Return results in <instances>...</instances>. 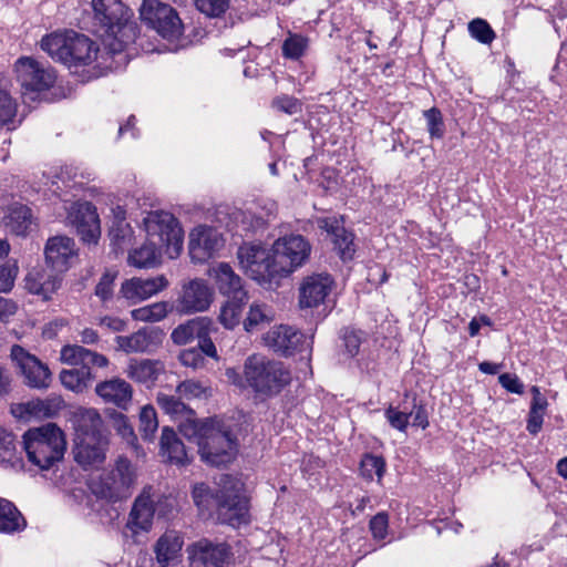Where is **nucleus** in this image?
Masks as SVG:
<instances>
[{"mask_svg": "<svg viewBox=\"0 0 567 567\" xmlns=\"http://www.w3.org/2000/svg\"><path fill=\"white\" fill-rule=\"evenodd\" d=\"M91 30L99 35L109 54L117 55V69L127 63L126 48L137 38V23L133 20V11L121 0H92Z\"/></svg>", "mask_w": 567, "mask_h": 567, "instance_id": "f257e3e1", "label": "nucleus"}, {"mask_svg": "<svg viewBox=\"0 0 567 567\" xmlns=\"http://www.w3.org/2000/svg\"><path fill=\"white\" fill-rule=\"evenodd\" d=\"M109 449V435L101 414L85 409L78 414L74 439V460L83 467L104 463Z\"/></svg>", "mask_w": 567, "mask_h": 567, "instance_id": "f03ea898", "label": "nucleus"}, {"mask_svg": "<svg viewBox=\"0 0 567 567\" xmlns=\"http://www.w3.org/2000/svg\"><path fill=\"white\" fill-rule=\"evenodd\" d=\"M40 47L54 61L69 69L92 64L99 53V47L89 37L73 30L47 34L41 39Z\"/></svg>", "mask_w": 567, "mask_h": 567, "instance_id": "7ed1b4c3", "label": "nucleus"}, {"mask_svg": "<svg viewBox=\"0 0 567 567\" xmlns=\"http://www.w3.org/2000/svg\"><path fill=\"white\" fill-rule=\"evenodd\" d=\"M22 439L28 461L40 471L52 468L64 456L66 441L53 423L29 429Z\"/></svg>", "mask_w": 567, "mask_h": 567, "instance_id": "20e7f679", "label": "nucleus"}, {"mask_svg": "<svg viewBox=\"0 0 567 567\" xmlns=\"http://www.w3.org/2000/svg\"><path fill=\"white\" fill-rule=\"evenodd\" d=\"M60 360L69 365H80V369L62 370L60 381L64 388L75 393H82L95 379L92 368H106L109 359L80 344H65L60 350Z\"/></svg>", "mask_w": 567, "mask_h": 567, "instance_id": "39448f33", "label": "nucleus"}, {"mask_svg": "<svg viewBox=\"0 0 567 567\" xmlns=\"http://www.w3.org/2000/svg\"><path fill=\"white\" fill-rule=\"evenodd\" d=\"M244 375L247 384L256 393L267 396L279 393L291 379L290 372L281 362L259 354L247 358Z\"/></svg>", "mask_w": 567, "mask_h": 567, "instance_id": "423d86ee", "label": "nucleus"}, {"mask_svg": "<svg viewBox=\"0 0 567 567\" xmlns=\"http://www.w3.org/2000/svg\"><path fill=\"white\" fill-rule=\"evenodd\" d=\"M146 238L164 249L171 258H177L183 250L184 233L177 219L168 212L154 210L143 219Z\"/></svg>", "mask_w": 567, "mask_h": 567, "instance_id": "0eeeda50", "label": "nucleus"}, {"mask_svg": "<svg viewBox=\"0 0 567 567\" xmlns=\"http://www.w3.org/2000/svg\"><path fill=\"white\" fill-rule=\"evenodd\" d=\"M135 482V467L130 460L120 456L112 471L92 482L91 491L97 498L116 503L131 496Z\"/></svg>", "mask_w": 567, "mask_h": 567, "instance_id": "6e6552de", "label": "nucleus"}, {"mask_svg": "<svg viewBox=\"0 0 567 567\" xmlns=\"http://www.w3.org/2000/svg\"><path fill=\"white\" fill-rule=\"evenodd\" d=\"M310 250V244L301 235L284 236L275 240L272 271L277 282L301 267L309 258Z\"/></svg>", "mask_w": 567, "mask_h": 567, "instance_id": "1a4fd4ad", "label": "nucleus"}, {"mask_svg": "<svg viewBox=\"0 0 567 567\" xmlns=\"http://www.w3.org/2000/svg\"><path fill=\"white\" fill-rule=\"evenodd\" d=\"M199 453L206 463L221 466L229 463L236 454V442L224 423L213 419L204 441H199Z\"/></svg>", "mask_w": 567, "mask_h": 567, "instance_id": "9d476101", "label": "nucleus"}, {"mask_svg": "<svg viewBox=\"0 0 567 567\" xmlns=\"http://www.w3.org/2000/svg\"><path fill=\"white\" fill-rule=\"evenodd\" d=\"M140 17L164 39L175 40L183 34L184 25L177 11L159 0H143Z\"/></svg>", "mask_w": 567, "mask_h": 567, "instance_id": "9b49d317", "label": "nucleus"}, {"mask_svg": "<svg viewBox=\"0 0 567 567\" xmlns=\"http://www.w3.org/2000/svg\"><path fill=\"white\" fill-rule=\"evenodd\" d=\"M237 257L241 268L251 279L260 285L278 286L277 277L274 274L272 247L266 249L260 244H244L238 248Z\"/></svg>", "mask_w": 567, "mask_h": 567, "instance_id": "f8f14e48", "label": "nucleus"}, {"mask_svg": "<svg viewBox=\"0 0 567 567\" xmlns=\"http://www.w3.org/2000/svg\"><path fill=\"white\" fill-rule=\"evenodd\" d=\"M10 359L22 375L25 385L32 389H48L52 382V373L49 367L38 357L27 351L19 344H13L10 350Z\"/></svg>", "mask_w": 567, "mask_h": 567, "instance_id": "ddd939ff", "label": "nucleus"}, {"mask_svg": "<svg viewBox=\"0 0 567 567\" xmlns=\"http://www.w3.org/2000/svg\"><path fill=\"white\" fill-rule=\"evenodd\" d=\"M18 82L27 91L42 92L51 89L56 80L54 70L31 56H21L14 63Z\"/></svg>", "mask_w": 567, "mask_h": 567, "instance_id": "4468645a", "label": "nucleus"}, {"mask_svg": "<svg viewBox=\"0 0 567 567\" xmlns=\"http://www.w3.org/2000/svg\"><path fill=\"white\" fill-rule=\"evenodd\" d=\"M213 300V288L204 279L195 278L182 285L172 307L181 315H192L206 311Z\"/></svg>", "mask_w": 567, "mask_h": 567, "instance_id": "2eb2a0df", "label": "nucleus"}, {"mask_svg": "<svg viewBox=\"0 0 567 567\" xmlns=\"http://www.w3.org/2000/svg\"><path fill=\"white\" fill-rule=\"evenodd\" d=\"M66 221L76 229L81 239L91 245L101 236L100 218L95 206L89 202H75L66 208Z\"/></svg>", "mask_w": 567, "mask_h": 567, "instance_id": "dca6fc26", "label": "nucleus"}, {"mask_svg": "<svg viewBox=\"0 0 567 567\" xmlns=\"http://www.w3.org/2000/svg\"><path fill=\"white\" fill-rule=\"evenodd\" d=\"M216 512L220 523L237 527L247 523L248 501L238 488L221 489L216 495Z\"/></svg>", "mask_w": 567, "mask_h": 567, "instance_id": "f3484780", "label": "nucleus"}, {"mask_svg": "<svg viewBox=\"0 0 567 567\" xmlns=\"http://www.w3.org/2000/svg\"><path fill=\"white\" fill-rule=\"evenodd\" d=\"M265 344L275 352L284 355H291L296 351L309 350L311 340H308L301 332L286 324L272 327L264 336Z\"/></svg>", "mask_w": 567, "mask_h": 567, "instance_id": "a211bd4d", "label": "nucleus"}, {"mask_svg": "<svg viewBox=\"0 0 567 567\" xmlns=\"http://www.w3.org/2000/svg\"><path fill=\"white\" fill-rule=\"evenodd\" d=\"M192 567H224L230 557V549L225 543L199 539L187 547Z\"/></svg>", "mask_w": 567, "mask_h": 567, "instance_id": "6ab92c4d", "label": "nucleus"}, {"mask_svg": "<svg viewBox=\"0 0 567 567\" xmlns=\"http://www.w3.org/2000/svg\"><path fill=\"white\" fill-rule=\"evenodd\" d=\"M224 246L220 233L209 226L199 225L189 234V255L193 261L204 262Z\"/></svg>", "mask_w": 567, "mask_h": 567, "instance_id": "aec40b11", "label": "nucleus"}, {"mask_svg": "<svg viewBox=\"0 0 567 567\" xmlns=\"http://www.w3.org/2000/svg\"><path fill=\"white\" fill-rule=\"evenodd\" d=\"M47 262L56 271H66L78 260L75 241L64 235L50 237L44 247Z\"/></svg>", "mask_w": 567, "mask_h": 567, "instance_id": "412c9836", "label": "nucleus"}, {"mask_svg": "<svg viewBox=\"0 0 567 567\" xmlns=\"http://www.w3.org/2000/svg\"><path fill=\"white\" fill-rule=\"evenodd\" d=\"M333 280L328 274H313L303 279L299 288L301 309L317 308L331 292Z\"/></svg>", "mask_w": 567, "mask_h": 567, "instance_id": "4be33fe9", "label": "nucleus"}, {"mask_svg": "<svg viewBox=\"0 0 567 567\" xmlns=\"http://www.w3.org/2000/svg\"><path fill=\"white\" fill-rule=\"evenodd\" d=\"M155 515V498L151 487L136 497L128 515L126 527L133 533L150 532Z\"/></svg>", "mask_w": 567, "mask_h": 567, "instance_id": "5701e85b", "label": "nucleus"}, {"mask_svg": "<svg viewBox=\"0 0 567 567\" xmlns=\"http://www.w3.org/2000/svg\"><path fill=\"white\" fill-rule=\"evenodd\" d=\"M168 287V280L164 275L153 278H131L121 286V295L131 303H137L146 300Z\"/></svg>", "mask_w": 567, "mask_h": 567, "instance_id": "b1692460", "label": "nucleus"}, {"mask_svg": "<svg viewBox=\"0 0 567 567\" xmlns=\"http://www.w3.org/2000/svg\"><path fill=\"white\" fill-rule=\"evenodd\" d=\"M96 395L105 403L127 411L133 400V388L121 378L104 380L95 385Z\"/></svg>", "mask_w": 567, "mask_h": 567, "instance_id": "393cba45", "label": "nucleus"}, {"mask_svg": "<svg viewBox=\"0 0 567 567\" xmlns=\"http://www.w3.org/2000/svg\"><path fill=\"white\" fill-rule=\"evenodd\" d=\"M276 212L277 205L268 200L265 203H254L245 210H235L231 216L237 223L238 230H256L272 219Z\"/></svg>", "mask_w": 567, "mask_h": 567, "instance_id": "a878e982", "label": "nucleus"}, {"mask_svg": "<svg viewBox=\"0 0 567 567\" xmlns=\"http://www.w3.org/2000/svg\"><path fill=\"white\" fill-rule=\"evenodd\" d=\"M184 545L182 535L176 530L165 532L155 543L154 553L159 567H174L181 561Z\"/></svg>", "mask_w": 567, "mask_h": 567, "instance_id": "bb28decb", "label": "nucleus"}, {"mask_svg": "<svg viewBox=\"0 0 567 567\" xmlns=\"http://www.w3.org/2000/svg\"><path fill=\"white\" fill-rule=\"evenodd\" d=\"M208 275L215 280V284L221 295L231 298H243L244 296H247L241 278L228 264H216L208 270Z\"/></svg>", "mask_w": 567, "mask_h": 567, "instance_id": "cd10ccee", "label": "nucleus"}, {"mask_svg": "<svg viewBox=\"0 0 567 567\" xmlns=\"http://www.w3.org/2000/svg\"><path fill=\"white\" fill-rule=\"evenodd\" d=\"M164 369V364L159 360L131 359L125 373L132 380L148 385L158 379Z\"/></svg>", "mask_w": 567, "mask_h": 567, "instance_id": "c85d7f7f", "label": "nucleus"}, {"mask_svg": "<svg viewBox=\"0 0 567 567\" xmlns=\"http://www.w3.org/2000/svg\"><path fill=\"white\" fill-rule=\"evenodd\" d=\"M24 287L29 292L42 296L44 300H49L59 289L60 279L56 276L47 274L43 269L34 268L25 276Z\"/></svg>", "mask_w": 567, "mask_h": 567, "instance_id": "c756f323", "label": "nucleus"}, {"mask_svg": "<svg viewBox=\"0 0 567 567\" xmlns=\"http://www.w3.org/2000/svg\"><path fill=\"white\" fill-rule=\"evenodd\" d=\"M318 223L320 228L333 236L334 248L341 258L351 259L354 252L353 234L347 231L336 219L323 218Z\"/></svg>", "mask_w": 567, "mask_h": 567, "instance_id": "7c9ffc66", "label": "nucleus"}, {"mask_svg": "<svg viewBox=\"0 0 567 567\" xmlns=\"http://www.w3.org/2000/svg\"><path fill=\"white\" fill-rule=\"evenodd\" d=\"M161 454L167 462L176 465H185L189 462L185 445L176 433L166 426L162 430Z\"/></svg>", "mask_w": 567, "mask_h": 567, "instance_id": "2f4dec72", "label": "nucleus"}, {"mask_svg": "<svg viewBox=\"0 0 567 567\" xmlns=\"http://www.w3.org/2000/svg\"><path fill=\"white\" fill-rule=\"evenodd\" d=\"M27 522L17 506L0 497V533L13 534L25 528Z\"/></svg>", "mask_w": 567, "mask_h": 567, "instance_id": "473e14b6", "label": "nucleus"}, {"mask_svg": "<svg viewBox=\"0 0 567 567\" xmlns=\"http://www.w3.org/2000/svg\"><path fill=\"white\" fill-rule=\"evenodd\" d=\"M3 223L9 231L23 236L32 224L31 209L25 205L14 204L8 209Z\"/></svg>", "mask_w": 567, "mask_h": 567, "instance_id": "72a5a7b5", "label": "nucleus"}, {"mask_svg": "<svg viewBox=\"0 0 567 567\" xmlns=\"http://www.w3.org/2000/svg\"><path fill=\"white\" fill-rule=\"evenodd\" d=\"M164 249L159 246L146 241L138 248L128 254V264L136 268H154L161 262V256Z\"/></svg>", "mask_w": 567, "mask_h": 567, "instance_id": "f704fd0d", "label": "nucleus"}, {"mask_svg": "<svg viewBox=\"0 0 567 567\" xmlns=\"http://www.w3.org/2000/svg\"><path fill=\"white\" fill-rule=\"evenodd\" d=\"M154 332L146 328L140 329L131 336L116 337V346L126 353L145 352L153 344Z\"/></svg>", "mask_w": 567, "mask_h": 567, "instance_id": "c9c22d12", "label": "nucleus"}, {"mask_svg": "<svg viewBox=\"0 0 567 567\" xmlns=\"http://www.w3.org/2000/svg\"><path fill=\"white\" fill-rule=\"evenodd\" d=\"M247 300L248 295L243 298L228 297L219 313V321L225 328L233 329L240 322L243 309Z\"/></svg>", "mask_w": 567, "mask_h": 567, "instance_id": "e433bc0d", "label": "nucleus"}, {"mask_svg": "<svg viewBox=\"0 0 567 567\" xmlns=\"http://www.w3.org/2000/svg\"><path fill=\"white\" fill-rule=\"evenodd\" d=\"M173 307L166 301L154 302L131 311V316L136 321L158 322L166 318Z\"/></svg>", "mask_w": 567, "mask_h": 567, "instance_id": "4c0bfd02", "label": "nucleus"}, {"mask_svg": "<svg viewBox=\"0 0 567 567\" xmlns=\"http://www.w3.org/2000/svg\"><path fill=\"white\" fill-rule=\"evenodd\" d=\"M274 319V312L266 303L254 302L249 307L247 318L244 321V328L251 332Z\"/></svg>", "mask_w": 567, "mask_h": 567, "instance_id": "58836bf2", "label": "nucleus"}, {"mask_svg": "<svg viewBox=\"0 0 567 567\" xmlns=\"http://www.w3.org/2000/svg\"><path fill=\"white\" fill-rule=\"evenodd\" d=\"M212 423L213 419L198 421L193 417V414H186V419L179 424V431L188 440H195L199 446V441H204Z\"/></svg>", "mask_w": 567, "mask_h": 567, "instance_id": "ea45409f", "label": "nucleus"}, {"mask_svg": "<svg viewBox=\"0 0 567 567\" xmlns=\"http://www.w3.org/2000/svg\"><path fill=\"white\" fill-rule=\"evenodd\" d=\"M11 413L20 420L38 419L47 415V405L43 401L35 399L11 405Z\"/></svg>", "mask_w": 567, "mask_h": 567, "instance_id": "a19ab883", "label": "nucleus"}, {"mask_svg": "<svg viewBox=\"0 0 567 567\" xmlns=\"http://www.w3.org/2000/svg\"><path fill=\"white\" fill-rule=\"evenodd\" d=\"M200 331L202 327L199 321L188 320L186 323L176 327L173 330L171 338L175 344L183 346L190 342L195 336L202 338Z\"/></svg>", "mask_w": 567, "mask_h": 567, "instance_id": "79ce46f5", "label": "nucleus"}, {"mask_svg": "<svg viewBox=\"0 0 567 567\" xmlns=\"http://www.w3.org/2000/svg\"><path fill=\"white\" fill-rule=\"evenodd\" d=\"M158 429L157 414L152 405H144L140 412V432L145 440H153Z\"/></svg>", "mask_w": 567, "mask_h": 567, "instance_id": "37998d69", "label": "nucleus"}, {"mask_svg": "<svg viewBox=\"0 0 567 567\" xmlns=\"http://www.w3.org/2000/svg\"><path fill=\"white\" fill-rule=\"evenodd\" d=\"M360 471L367 480H373L374 476L381 480L385 471V462L381 456L367 454L361 460Z\"/></svg>", "mask_w": 567, "mask_h": 567, "instance_id": "c03bdc74", "label": "nucleus"}, {"mask_svg": "<svg viewBox=\"0 0 567 567\" xmlns=\"http://www.w3.org/2000/svg\"><path fill=\"white\" fill-rule=\"evenodd\" d=\"M132 229L128 224L116 223L110 230L111 246L115 252L123 251L130 244Z\"/></svg>", "mask_w": 567, "mask_h": 567, "instance_id": "a18cd8bd", "label": "nucleus"}, {"mask_svg": "<svg viewBox=\"0 0 567 567\" xmlns=\"http://www.w3.org/2000/svg\"><path fill=\"white\" fill-rule=\"evenodd\" d=\"M181 399L192 400L207 396L208 386L202 381L185 380L176 389Z\"/></svg>", "mask_w": 567, "mask_h": 567, "instance_id": "49530a36", "label": "nucleus"}, {"mask_svg": "<svg viewBox=\"0 0 567 567\" xmlns=\"http://www.w3.org/2000/svg\"><path fill=\"white\" fill-rule=\"evenodd\" d=\"M470 34L484 44H489L495 39V32L483 19L476 18L468 23Z\"/></svg>", "mask_w": 567, "mask_h": 567, "instance_id": "de8ad7c7", "label": "nucleus"}, {"mask_svg": "<svg viewBox=\"0 0 567 567\" xmlns=\"http://www.w3.org/2000/svg\"><path fill=\"white\" fill-rule=\"evenodd\" d=\"M17 114V102L6 91L0 89V127L13 122Z\"/></svg>", "mask_w": 567, "mask_h": 567, "instance_id": "09e8293b", "label": "nucleus"}, {"mask_svg": "<svg viewBox=\"0 0 567 567\" xmlns=\"http://www.w3.org/2000/svg\"><path fill=\"white\" fill-rule=\"evenodd\" d=\"M157 403L166 413L172 415L194 414V412L188 409L185 403L173 395L161 393L157 396Z\"/></svg>", "mask_w": 567, "mask_h": 567, "instance_id": "8fccbe9b", "label": "nucleus"}, {"mask_svg": "<svg viewBox=\"0 0 567 567\" xmlns=\"http://www.w3.org/2000/svg\"><path fill=\"white\" fill-rule=\"evenodd\" d=\"M196 8L207 17L223 16L229 8V0H194Z\"/></svg>", "mask_w": 567, "mask_h": 567, "instance_id": "3c124183", "label": "nucleus"}, {"mask_svg": "<svg viewBox=\"0 0 567 567\" xmlns=\"http://www.w3.org/2000/svg\"><path fill=\"white\" fill-rule=\"evenodd\" d=\"M111 417L113 427L117 434L121 435L122 439L125 440L128 444H134L136 441V435L127 417L120 412H113Z\"/></svg>", "mask_w": 567, "mask_h": 567, "instance_id": "603ef678", "label": "nucleus"}, {"mask_svg": "<svg viewBox=\"0 0 567 567\" xmlns=\"http://www.w3.org/2000/svg\"><path fill=\"white\" fill-rule=\"evenodd\" d=\"M307 39L301 35H290L282 44V52L286 58L298 59L307 49Z\"/></svg>", "mask_w": 567, "mask_h": 567, "instance_id": "864d4df0", "label": "nucleus"}, {"mask_svg": "<svg viewBox=\"0 0 567 567\" xmlns=\"http://www.w3.org/2000/svg\"><path fill=\"white\" fill-rule=\"evenodd\" d=\"M17 275L18 265L14 260L0 266V292H9L13 288Z\"/></svg>", "mask_w": 567, "mask_h": 567, "instance_id": "5fc2aeb1", "label": "nucleus"}, {"mask_svg": "<svg viewBox=\"0 0 567 567\" xmlns=\"http://www.w3.org/2000/svg\"><path fill=\"white\" fill-rule=\"evenodd\" d=\"M424 117L426 120L427 131L432 138H440L443 136V118L439 109L432 107L424 111Z\"/></svg>", "mask_w": 567, "mask_h": 567, "instance_id": "6e6d98bb", "label": "nucleus"}, {"mask_svg": "<svg viewBox=\"0 0 567 567\" xmlns=\"http://www.w3.org/2000/svg\"><path fill=\"white\" fill-rule=\"evenodd\" d=\"M193 499L200 509H209L212 504L216 505V496L210 494L209 487L204 483L194 486Z\"/></svg>", "mask_w": 567, "mask_h": 567, "instance_id": "4d7b16f0", "label": "nucleus"}, {"mask_svg": "<svg viewBox=\"0 0 567 567\" xmlns=\"http://www.w3.org/2000/svg\"><path fill=\"white\" fill-rule=\"evenodd\" d=\"M16 451L14 436L0 425V463L10 462Z\"/></svg>", "mask_w": 567, "mask_h": 567, "instance_id": "13d9d810", "label": "nucleus"}, {"mask_svg": "<svg viewBox=\"0 0 567 567\" xmlns=\"http://www.w3.org/2000/svg\"><path fill=\"white\" fill-rule=\"evenodd\" d=\"M388 515L385 513L377 514L370 520V530L375 539H384L388 534Z\"/></svg>", "mask_w": 567, "mask_h": 567, "instance_id": "bf43d9fd", "label": "nucleus"}, {"mask_svg": "<svg viewBox=\"0 0 567 567\" xmlns=\"http://www.w3.org/2000/svg\"><path fill=\"white\" fill-rule=\"evenodd\" d=\"M179 361L185 367L198 369L204 364V357L198 349L192 348L182 351L179 354Z\"/></svg>", "mask_w": 567, "mask_h": 567, "instance_id": "052dcab7", "label": "nucleus"}, {"mask_svg": "<svg viewBox=\"0 0 567 567\" xmlns=\"http://www.w3.org/2000/svg\"><path fill=\"white\" fill-rule=\"evenodd\" d=\"M385 417L392 427L404 432L409 425V414L400 412L393 408H389L385 411Z\"/></svg>", "mask_w": 567, "mask_h": 567, "instance_id": "680f3d73", "label": "nucleus"}, {"mask_svg": "<svg viewBox=\"0 0 567 567\" xmlns=\"http://www.w3.org/2000/svg\"><path fill=\"white\" fill-rule=\"evenodd\" d=\"M113 280L114 276L106 272L104 274L99 284L95 287V295L102 300L106 301L112 297L113 293Z\"/></svg>", "mask_w": 567, "mask_h": 567, "instance_id": "e2e57ef3", "label": "nucleus"}, {"mask_svg": "<svg viewBox=\"0 0 567 567\" xmlns=\"http://www.w3.org/2000/svg\"><path fill=\"white\" fill-rule=\"evenodd\" d=\"M499 384L511 393L523 394L524 385L515 374L503 373L498 377Z\"/></svg>", "mask_w": 567, "mask_h": 567, "instance_id": "0e129e2a", "label": "nucleus"}, {"mask_svg": "<svg viewBox=\"0 0 567 567\" xmlns=\"http://www.w3.org/2000/svg\"><path fill=\"white\" fill-rule=\"evenodd\" d=\"M68 323L69 321L64 318H54L43 326L42 336L49 340L54 339Z\"/></svg>", "mask_w": 567, "mask_h": 567, "instance_id": "69168bd1", "label": "nucleus"}, {"mask_svg": "<svg viewBox=\"0 0 567 567\" xmlns=\"http://www.w3.org/2000/svg\"><path fill=\"white\" fill-rule=\"evenodd\" d=\"M361 333L354 330H346L343 333V342L348 353L351 357L358 354L360 346H361Z\"/></svg>", "mask_w": 567, "mask_h": 567, "instance_id": "338daca9", "label": "nucleus"}, {"mask_svg": "<svg viewBox=\"0 0 567 567\" xmlns=\"http://www.w3.org/2000/svg\"><path fill=\"white\" fill-rule=\"evenodd\" d=\"M274 106L287 114H296L300 110L298 101L290 96H281L274 101Z\"/></svg>", "mask_w": 567, "mask_h": 567, "instance_id": "774afa93", "label": "nucleus"}]
</instances>
